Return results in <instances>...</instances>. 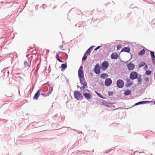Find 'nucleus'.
Returning a JSON list of instances; mask_svg holds the SVG:
<instances>
[{
  "mask_svg": "<svg viewBox=\"0 0 155 155\" xmlns=\"http://www.w3.org/2000/svg\"><path fill=\"white\" fill-rule=\"evenodd\" d=\"M74 95L75 97L78 100H81L83 98V96L81 93L78 91H74Z\"/></svg>",
  "mask_w": 155,
  "mask_h": 155,
  "instance_id": "obj_1",
  "label": "nucleus"
},
{
  "mask_svg": "<svg viewBox=\"0 0 155 155\" xmlns=\"http://www.w3.org/2000/svg\"><path fill=\"white\" fill-rule=\"evenodd\" d=\"M138 76V74L135 71H132L130 74V78L131 80H134L136 79Z\"/></svg>",
  "mask_w": 155,
  "mask_h": 155,
  "instance_id": "obj_2",
  "label": "nucleus"
},
{
  "mask_svg": "<svg viewBox=\"0 0 155 155\" xmlns=\"http://www.w3.org/2000/svg\"><path fill=\"white\" fill-rule=\"evenodd\" d=\"M83 69V66H81L78 70V76L80 78H84V72Z\"/></svg>",
  "mask_w": 155,
  "mask_h": 155,
  "instance_id": "obj_3",
  "label": "nucleus"
},
{
  "mask_svg": "<svg viewBox=\"0 0 155 155\" xmlns=\"http://www.w3.org/2000/svg\"><path fill=\"white\" fill-rule=\"evenodd\" d=\"M117 86L120 88H122L124 86V82L122 80H118L117 83Z\"/></svg>",
  "mask_w": 155,
  "mask_h": 155,
  "instance_id": "obj_4",
  "label": "nucleus"
},
{
  "mask_svg": "<svg viewBox=\"0 0 155 155\" xmlns=\"http://www.w3.org/2000/svg\"><path fill=\"white\" fill-rule=\"evenodd\" d=\"M108 66V63L107 61H104L102 64L101 68L103 70H105L107 68Z\"/></svg>",
  "mask_w": 155,
  "mask_h": 155,
  "instance_id": "obj_5",
  "label": "nucleus"
},
{
  "mask_svg": "<svg viewBox=\"0 0 155 155\" xmlns=\"http://www.w3.org/2000/svg\"><path fill=\"white\" fill-rule=\"evenodd\" d=\"M95 73L96 74H99L100 71V67L99 64H97L94 68Z\"/></svg>",
  "mask_w": 155,
  "mask_h": 155,
  "instance_id": "obj_6",
  "label": "nucleus"
},
{
  "mask_svg": "<svg viewBox=\"0 0 155 155\" xmlns=\"http://www.w3.org/2000/svg\"><path fill=\"white\" fill-rule=\"evenodd\" d=\"M111 57L112 59H117L119 57V55L117 52H114L111 54Z\"/></svg>",
  "mask_w": 155,
  "mask_h": 155,
  "instance_id": "obj_7",
  "label": "nucleus"
},
{
  "mask_svg": "<svg viewBox=\"0 0 155 155\" xmlns=\"http://www.w3.org/2000/svg\"><path fill=\"white\" fill-rule=\"evenodd\" d=\"M112 83V81L110 78L107 79L105 81V85L107 86H110Z\"/></svg>",
  "mask_w": 155,
  "mask_h": 155,
  "instance_id": "obj_8",
  "label": "nucleus"
},
{
  "mask_svg": "<svg viewBox=\"0 0 155 155\" xmlns=\"http://www.w3.org/2000/svg\"><path fill=\"white\" fill-rule=\"evenodd\" d=\"M150 55L151 57L153 63L154 64H155V56L154 53L153 51H150Z\"/></svg>",
  "mask_w": 155,
  "mask_h": 155,
  "instance_id": "obj_9",
  "label": "nucleus"
},
{
  "mask_svg": "<svg viewBox=\"0 0 155 155\" xmlns=\"http://www.w3.org/2000/svg\"><path fill=\"white\" fill-rule=\"evenodd\" d=\"M80 82L83 85L87 87V83L84 78H80Z\"/></svg>",
  "mask_w": 155,
  "mask_h": 155,
  "instance_id": "obj_10",
  "label": "nucleus"
},
{
  "mask_svg": "<svg viewBox=\"0 0 155 155\" xmlns=\"http://www.w3.org/2000/svg\"><path fill=\"white\" fill-rule=\"evenodd\" d=\"M40 91L39 90L37 91L33 97V99L37 100L38 98L40 95Z\"/></svg>",
  "mask_w": 155,
  "mask_h": 155,
  "instance_id": "obj_11",
  "label": "nucleus"
},
{
  "mask_svg": "<svg viewBox=\"0 0 155 155\" xmlns=\"http://www.w3.org/2000/svg\"><path fill=\"white\" fill-rule=\"evenodd\" d=\"M127 68L129 70H132L134 68V65L132 63H130L127 65Z\"/></svg>",
  "mask_w": 155,
  "mask_h": 155,
  "instance_id": "obj_12",
  "label": "nucleus"
},
{
  "mask_svg": "<svg viewBox=\"0 0 155 155\" xmlns=\"http://www.w3.org/2000/svg\"><path fill=\"white\" fill-rule=\"evenodd\" d=\"M130 51V49L129 47H124L123 48L121 51V52L125 51L127 52H129Z\"/></svg>",
  "mask_w": 155,
  "mask_h": 155,
  "instance_id": "obj_13",
  "label": "nucleus"
},
{
  "mask_svg": "<svg viewBox=\"0 0 155 155\" xmlns=\"http://www.w3.org/2000/svg\"><path fill=\"white\" fill-rule=\"evenodd\" d=\"M84 96L87 99H89L91 97V94H90L87 93H85L83 94Z\"/></svg>",
  "mask_w": 155,
  "mask_h": 155,
  "instance_id": "obj_14",
  "label": "nucleus"
},
{
  "mask_svg": "<svg viewBox=\"0 0 155 155\" xmlns=\"http://www.w3.org/2000/svg\"><path fill=\"white\" fill-rule=\"evenodd\" d=\"M52 91V89L50 91L48 92V93H42L41 94L42 96L44 97H46L49 95L51 93Z\"/></svg>",
  "mask_w": 155,
  "mask_h": 155,
  "instance_id": "obj_15",
  "label": "nucleus"
},
{
  "mask_svg": "<svg viewBox=\"0 0 155 155\" xmlns=\"http://www.w3.org/2000/svg\"><path fill=\"white\" fill-rule=\"evenodd\" d=\"M149 102L148 101H142L136 103L135 104V105H137L139 104H144Z\"/></svg>",
  "mask_w": 155,
  "mask_h": 155,
  "instance_id": "obj_16",
  "label": "nucleus"
},
{
  "mask_svg": "<svg viewBox=\"0 0 155 155\" xmlns=\"http://www.w3.org/2000/svg\"><path fill=\"white\" fill-rule=\"evenodd\" d=\"M127 85V86H130L132 85L133 83L130 80H128L126 83Z\"/></svg>",
  "mask_w": 155,
  "mask_h": 155,
  "instance_id": "obj_17",
  "label": "nucleus"
},
{
  "mask_svg": "<svg viewBox=\"0 0 155 155\" xmlns=\"http://www.w3.org/2000/svg\"><path fill=\"white\" fill-rule=\"evenodd\" d=\"M108 77L107 75L106 74L104 73L102 74L101 75V77L103 79H105L106 78Z\"/></svg>",
  "mask_w": 155,
  "mask_h": 155,
  "instance_id": "obj_18",
  "label": "nucleus"
},
{
  "mask_svg": "<svg viewBox=\"0 0 155 155\" xmlns=\"http://www.w3.org/2000/svg\"><path fill=\"white\" fill-rule=\"evenodd\" d=\"M145 53V50L144 49H143L141 51L139 52L138 54L139 55H143Z\"/></svg>",
  "mask_w": 155,
  "mask_h": 155,
  "instance_id": "obj_19",
  "label": "nucleus"
},
{
  "mask_svg": "<svg viewBox=\"0 0 155 155\" xmlns=\"http://www.w3.org/2000/svg\"><path fill=\"white\" fill-rule=\"evenodd\" d=\"M131 93V91L129 90H126L124 93V94L125 95H130Z\"/></svg>",
  "mask_w": 155,
  "mask_h": 155,
  "instance_id": "obj_20",
  "label": "nucleus"
},
{
  "mask_svg": "<svg viewBox=\"0 0 155 155\" xmlns=\"http://www.w3.org/2000/svg\"><path fill=\"white\" fill-rule=\"evenodd\" d=\"M56 59L60 62H63V61L61 60L59 58V55L58 54H57L56 55Z\"/></svg>",
  "mask_w": 155,
  "mask_h": 155,
  "instance_id": "obj_21",
  "label": "nucleus"
},
{
  "mask_svg": "<svg viewBox=\"0 0 155 155\" xmlns=\"http://www.w3.org/2000/svg\"><path fill=\"white\" fill-rule=\"evenodd\" d=\"M146 64L143 62H141L139 65V67L140 68L141 67L143 66Z\"/></svg>",
  "mask_w": 155,
  "mask_h": 155,
  "instance_id": "obj_22",
  "label": "nucleus"
},
{
  "mask_svg": "<svg viewBox=\"0 0 155 155\" xmlns=\"http://www.w3.org/2000/svg\"><path fill=\"white\" fill-rule=\"evenodd\" d=\"M88 55L87 54H84V56L82 58V61H85L87 58Z\"/></svg>",
  "mask_w": 155,
  "mask_h": 155,
  "instance_id": "obj_23",
  "label": "nucleus"
},
{
  "mask_svg": "<svg viewBox=\"0 0 155 155\" xmlns=\"http://www.w3.org/2000/svg\"><path fill=\"white\" fill-rule=\"evenodd\" d=\"M61 67L63 69H65L67 67V65L66 64H63L61 65Z\"/></svg>",
  "mask_w": 155,
  "mask_h": 155,
  "instance_id": "obj_24",
  "label": "nucleus"
},
{
  "mask_svg": "<svg viewBox=\"0 0 155 155\" xmlns=\"http://www.w3.org/2000/svg\"><path fill=\"white\" fill-rule=\"evenodd\" d=\"M91 52V51L90 50V49H88L87 51H86V52H85V54H87V55L88 56V55H89L90 54Z\"/></svg>",
  "mask_w": 155,
  "mask_h": 155,
  "instance_id": "obj_25",
  "label": "nucleus"
},
{
  "mask_svg": "<svg viewBox=\"0 0 155 155\" xmlns=\"http://www.w3.org/2000/svg\"><path fill=\"white\" fill-rule=\"evenodd\" d=\"M24 64L25 67L29 66L28 63L26 61H24Z\"/></svg>",
  "mask_w": 155,
  "mask_h": 155,
  "instance_id": "obj_26",
  "label": "nucleus"
},
{
  "mask_svg": "<svg viewBox=\"0 0 155 155\" xmlns=\"http://www.w3.org/2000/svg\"><path fill=\"white\" fill-rule=\"evenodd\" d=\"M151 73V71L150 70H147L146 72V74L147 75H149Z\"/></svg>",
  "mask_w": 155,
  "mask_h": 155,
  "instance_id": "obj_27",
  "label": "nucleus"
},
{
  "mask_svg": "<svg viewBox=\"0 0 155 155\" xmlns=\"http://www.w3.org/2000/svg\"><path fill=\"white\" fill-rule=\"evenodd\" d=\"M95 93H96V94H97V95L98 96H99V97H101V98H103L102 95L99 93H98L97 91H95Z\"/></svg>",
  "mask_w": 155,
  "mask_h": 155,
  "instance_id": "obj_28",
  "label": "nucleus"
},
{
  "mask_svg": "<svg viewBox=\"0 0 155 155\" xmlns=\"http://www.w3.org/2000/svg\"><path fill=\"white\" fill-rule=\"evenodd\" d=\"M122 48V45H119L117 47V48L118 50Z\"/></svg>",
  "mask_w": 155,
  "mask_h": 155,
  "instance_id": "obj_29",
  "label": "nucleus"
},
{
  "mask_svg": "<svg viewBox=\"0 0 155 155\" xmlns=\"http://www.w3.org/2000/svg\"><path fill=\"white\" fill-rule=\"evenodd\" d=\"M87 87H86L85 86L83 85V86L80 87V89L82 90L83 91H84L85 88Z\"/></svg>",
  "mask_w": 155,
  "mask_h": 155,
  "instance_id": "obj_30",
  "label": "nucleus"
},
{
  "mask_svg": "<svg viewBox=\"0 0 155 155\" xmlns=\"http://www.w3.org/2000/svg\"><path fill=\"white\" fill-rule=\"evenodd\" d=\"M95 47V46H93L91 47L89 49H90V50L91 51L93 50V48H94Z\"/></svg>",
  "mask_w": 155,
  "mask_h": 155,
  "instance_id": "obj_31",
  "label": "nucleus"
},
{
  "mask_svg": "<svg viewBox=\"0 0 155 155\" xmlns=\"http://www.w3.org/2000/svg\"><path fill=\"white\" fill-rule=\"evenodd\" d=\"M113 94V93L111 92H108V95L109 96H112Z\"/></svg>",
  "mask_w": 155,
  "mask_h": 155,
  "instance_id": "obj_32",
  "label": "nucleus"
},
{
  "mask_svg": "<svg viewBox=\"0 0 155 155\" xmlns=\"http://www.w3.org/2000/svg\"><path fill=\"white\" fill-rule=\"evenodd\" d=\"M101 47L100 46H98L97 48H96L94 50H96L98 49H99Z\"/></svg>",
  "mask_w": 155,
  "mask_h": 155,
  "instance_id": "obj_33",
  "label": "nucleus"
},
{
  "mask_svg": "<svg viewBox=\"0 0 155 155\" xmlns=\"http://www.w3.org/2000/svg\"><path fill=\"white\" fill-rule=\"evenodd\" d=\"M148 68V67H147V64H145V67H144V68L146 69H147Z\"/></svg>",
  "mask_w": 155,
  "mask_h": 155,
  "instance_id": "obj_34",
  "label": "nucleus"
},
{
  "mask_svg": "<svg viewBox=\"0 0 155 155\" xmlns=\"http://www.w3.org/2000/svg\"><path fill=\"white\" fill-rule=\"evenodd\" d=\"M148 78H145L144 79V81H147L148 80Z\"/></svg>",
  "mask_w": 155,
  "mask_h": 155,
  "instance_id": "obj_35",
  "label": "nucleus"
}]
</instances>
